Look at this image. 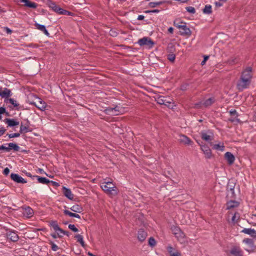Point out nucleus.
<instances>
[{
	"label": "nucleus",
	"mask_w": 256,
	"mask_h": 256,
	"mask_svg": "<svg viewBox=\"0 0 256 256\" xmlns=\"http://www.w3.org/2000/svg\"><path fill=\"white\" fill-rule=\"evenodd\" d=\"M50 182L54 186H60L59 184L56 182L50 180Z\"/></svg>",
	"instance_id": "nucleus-56"
},
{
	"label": "nucleus",
	"mask_w": 256,
	"mask_h": 256,
	"mask_svg": "<svg viewBox=\"0 0 256 256\" xmlns=\"http://www.w3.org/2000/svg\"><path fill=\"white\" fill-rule=\"evenodd\" d=\"M215 5L218 6V7H220L222 6V3H221L220 2H215Z\"/></svg>",
	"instance_id": "nucleus-59"
},
{
	"label": "nucleus",
	"mask_w": 256,
	"mask_h": 256,
	"mask_svg": "<svg viewBox=\"0 0 256 256\" xmlns=\"http://www.w3.org/2000/svg\"><path fill=\"white\" fill-rule=\"evenodd\" d=\"M182 24V25H178L176 24L177 28L181 30L180 31L181 35L188 36H190L192 34L191 30L188 27H187L186 23L185 22L184 24Z\"/></svg>",
	"instance_id": "nucleus-9"
},
{
	"label": "nucleus",
	"mask_w": 256,
	"mask_h": 256,
	"mask_svg": "<svg viewBox=\"0 0 256 256\" xmlns=\"http://www.w3.org/2000/svg\"><path fill=\"white\" fill-rule=\"evenodd\" d=\"M4 102H6V103L9 102L12 105H13L14 107L17 106H18V104H17L16 101V100H14V98H8L7 99H5Z\"/></svg>",
	"instance_id": "nucleus-37"
},
{
	"label": "nucleus",
	"mask_w": 256,
	"mask_h": 256,
	"mask_svg": "<svg viewBox=\"0 0 256 256\" xmlns=\"http://www.w3.org/2000/svg\"><path fill=\"white\" fill-rule=\"evenodd\" d=\"M62 192L64 196L70 200H72L74 198V194L72 192L70 189L66 188L65 186L62 187Z\"/></svg>",
	"instance_id": "nucleus-19"
},
{
	"label": "nucleus",
	"mask_w": 256,
	"mask_h": 256,
	"mask_svg": "<svg viewBox=\"0 0 256 256\" xmlns=\"http://www.w3.org/2000/svg\"><path fill=\"white\" fill-rule=\"evenodd\" d=\"M48 6L49 7L51 8L54 12L60 14L62 8L58 6L54 2H52V1H50L48 2Z\"/></svg>",
	"instance_id": "nucleus-24"
},
{
	"label": "nucleus",
	"mask_w": 256,
	"mask_h": 256,
	"mask_svg": "<svg viewBox=\"0 0 256 256\" xmlns=\"http://www.w3.org/2000/svg\"><path fill=\"white\" fill-rule=\"evenodd\" d=\"M70 210L75 212H80L82 211V208L81 206L76 204L70 208Z\"/></svg>",
	"instance_id": "nucleus-31"
},
{
	"label": "nucleus",
	"mask_w": 256,
	"mask_h": 256,
	"mask_svg": "<svg viewBox=\"0 0 256 256\" xmlns=\"http://www.w3.org/2000/svg\"><path fill=\"white\" fill-rule=\"evenodd\" d=\"M238 60L236 58H231L228 60V63L230 64H234L237 63Z\"/></svg>",
	"instance_id": "nucleus-43"
},
{
	"label": "nucleus",
	"mask_w": 256,
	"mask_h": 256,
	"mask_svg": "<svg viewBox=\"0 0 256 256\" xmlns=\"http://www.w3.org/2000/svg\"><path fill=\"white\" fill-rule=\"evenodd\" d=\"M64 213L66 214V215H68L69 216H70V217H74V213H72L68 210H64Z\"/></svg>",
	"instance_id": "nucleus-51"
},
{
	"label": "nucleus",
	"mask_w": 256,
	"mask_h": 256,
	"mask_svg": "<svg viewBox=\"0 0 256 256\" xmlns=\"http://www.w3.org/2000/svg\"><path fill=\"white\" fill-rule=\"evenodd\" d=\"M144 18V16L143 15H139L138 17V20H143Z\"/></svg>",
	"instance_id": "nucleus-63"
},
{
	"label": "nucleus",
	"mask_w": 256,
	"mask_h": 256,
	"mask_svg": "<svg viewBox=\"0 0 256 256\" xmlns=\"http://www.w3.org/2000/svg\"><path fill=\"white\" fill-rule=\"evenodd\" d=\"M179 140L181 143H182L184 144L190 145L192 143V142L191 140L185 135L180 136Z\"/></svg>",
	"instance_id": "nucleus-18"
},
{
	"label": "nucleus",
	"mask_w": 256,
	"mask_h": 256,
	"mask_svg": "<svg viewBox=\"0 0 256 256\" xmlns=\"http://www.w3.org/2000/svg\"><path fill=\"white\" fill-rule=\"evenodd\" d=\"M201 150L204 155V158L206 159H210L213 157L212 150L210 147L206 144L202 142L199 144Z\"/></svg>",
	"instance_id": "nucleus-4"
},
{
	"label": "nucleus",
	"mask_w": 256,
	"mask_h": 256,
	"mask_svg": "<svg viewBox=\"0 0 256 256\" xmlns=\"http://www.w3.org/2000/svg\"><path fill=\"white\" fill-rule=\"evenodd\" d=\"M26 175L28 176V177H30L32 178V179L34 180V178H35V177H34V176H32V174L30 173V172H26Z\"/></svg>",
	"instance_id": "nucleus-64"
},
{
	"label": "nucleus",
	"mask_w": 256,
	"mask_h": 256,
	"mask_svg": "<svg viewBox=\"0 0 256 256\" xmlns=\"http://www.w3.org/2000/svg\"><path fill=\"white\" fill-rule=\"evenodd\" d=\"M50 244L51 245L52 250L54 252L57 251L58 250V247L55 244H54L52 242H50Z\"/></svg>",
	"instance_id": "nucleus-45"
},
{
	"label": "nucleus",
	"mask_w": 256,
	"mask_h": 256,
	"mask_svg": "<svg viewBox=\"0 0 256 256\" xmlns=\"http://www.w3.org/2000/svg\"><path fill=\"white\" fill-rule=\"evenodd\" d=\"M210 145L212 146L214 150H220L221 152L224 150V146L223 143L220 142L219 144H214L210 143Z\"/></svg>",
	"instance_id": "nucleus-25"
},
{
	"label": "nucleus",
	"mask_w": 256,
	"mask_h": 256,
	"mask_svg": "<svg viewBox=\"0 0 256 256\" xmlns=\"http://www.w3.org/2000/svg\"><path fill=\"white\" fill-rule=\"evenodd\" d=\"M166 250L170 254V256H174V255H178L180 254V252L175 250L172 246H168L166 248Z\"/></svg>",
	"instance_id": "nucleus-26"
},
{
	"label": "nucleus",
	"mask_w": 256,
	"mask_h": 256,
	"mask_svg": "<svg viewBox=\"0 0 256 256\" xmlns=\"http://www.w3.org/2000/svg\"><path fill=\"white\" fill-rule=\"evenodd\" d=\"M124 112V108L120 106H116L114 108L109 107L106 109V112L108 114L112 116H118L122 114Z\"/></svg>",
	"instance_id": "nucleus-2"
},
{
	"label": "nucleus",
	"mask_w": 256,
	"mask_h": 256,
	"mask_svg": "<svg viewBox=\"0 0 256 256\" xmlns=\"http://www.w3.org/2000/svg\"><path fill=\"white\" fill-rule=\"evenodd\" d=\"M238 216H236V214H234V216H232V222L234 224L236 222V219L238 218Z\"/></svg>",
	"instance_id": "nucleus-53"
},
{
	"label": "nucleus",
	"mask_w": 256,
	"mask_h": 256,
	"mask_svg": "<svg viewBox=\"0 0 256 256\" xmlns=\"http://www.w3.org/2000/svg\"><path fill=\"white\" fill-rule=\"evenodd\" d=\"M138 43L140 46H146L148 48H152L154 45V42L148 37H144L140 39Z\"/></svg>",
	"instance_id": "nucleus-6"
},
{
	"label": "nucleus",
	"mask_w": 256,
	"mask_h": 256,
	"mask_svg": "<svg viewBox=\"0 0 256 256\" xmlns=\"http://www.w3.org/2000/svg\"><path fill=\"white\" fill-rule=\"evenodd\" d=\"M242 232L250 235L254 238H256V230L253 228H244Z\"/></svg>",
	"instance_id": "nucleus-20"
},
{
	"label": "nucleus",
	"mask_w": 256,
	"mask_h": 256,
	"mask_svg": "<svg viewBox=\"0 0 256 256\" xmlns=\"http://www.w3.org/2000/svg\"><path fill=\"white\" fill-rule=\"evenodd\" d=\"M12 96L11 90L7 88H4L3 90H0V96L2 98L7 99Z\"/></svg>",
	"instance_id": "nucleus-14"
},
{
	"label": "nucleus",
	"mask_w": 256,
	"mask_h": 256,
	"mask_svg": "<svg viewBox=\"0 0 256 256\" xmlns=\"http://www.w3.org/2000/svg\"><path fill=\"white\" fill-rule=\"evenodd\" d=\"M36 28L40 30L42 32L46 35L48 36L50 34L48 31L46 30L45 26L44 25L40 24H36Z\"/></svg>",
	"instance_id": "nucleus-30"
},
{
	"label": "nucleus",
	"mask_w": 256,
	"mask_h": 256,
	"mask_svg": "<svg viewBox=\"0 0 256 256\" xmlns=\"http://www.w3.org/2000/svg\"><path fill=\"white\" fill-rule=\"evenodd\" d=\"M162 4L161 2H150V6L152 8H154V7L156 6H158V5L160 4Z\"/></svg>",
	"instance_id": "nucleus-47"
},
{
	"label": "nucleus",
	"mask_w": 256,
	"mask_h": 256,
	"mask_svg": "<svg viewBox=\"0 0 256 256\" xmlns=\"http://www.w3.org/2000/svg\"><path fill=\"white\" fill-rule=\"evenodd\" d=\"M186 10L191 14H194L196 12V10L192 6H187L186 7Z\"/></svg>",
	"instance_id": "nucleus-46"
},
{
	"label": "nucleus",
	"mask_w": 256,
	"mask_h": 256,
	"mask_svg": "<svg viewBox=\"0 0 256 256\" xmlns=\"http://www.w3.org/2000/svg\"><path fill=\"white\" fill-rule=\"evenodd\" d=\"M75 238L77 239V241L80 242L82 247L85 246V244L83 240V236L80 234H76Z\"/></svg>",
	"instance_id": "nucleus-35"
},
{
	"label": "nucleus",
	"mask_w": 256,
	"mask_h": 256,
	"mask_svg": "<svg viewBox=\"0 0 256 256\" xmlns=\"http://www.w3.org/2000/svg\"><path fill=\"white\" fill-rule=\"evenodd\" d=\"M29 131L30 130H29V127L28 126H24L22 124H21L20 130V134L26 133Z\"/></svg>",
	"instance_id": "nucleus-36"
},
{
	"label": "nucleus",
	"mask_w": 256,
	"mask_h": 256,
	"mask_svg": "<svg viewBox=\"0 0 256 256\" xmlns=\"http://www.w3.org/2000/svg\"><path fill=\"white\" fill-rule=\"evenodd\" d=\"M57 234L58 237H62V235H67L68 236V232L64 230L60 227L56 230L55 231Z\"/></svg>",
	"instance_id": "nucleus-33"
},
{
	"label": "nucleus",
	"mask_w": 256,
	"mask_h": 256,
	"mask_svg": "<svg viewBox=\"0 0 256 256\" xmlns=\"http://www.w3.org/2000/svg\"><path fill=\"white\" fill-rule=\"evenodd\" d=\"M6 131V130L4 128H3V127L1 128H0V136L4 134Z\"/></svg>",
	"instance_id": "nucleus-54"
},
{
	"label": "nucleus",
	"mask_w": 256,
	"mask_h": 256,
	"mask_svg": "<svg viewBox=\"0 0 256 256\" xmlns=\"http://www.w3.org/2000/svg\"><path fill=\"white\" fill-rule=\"evenodd\" d=\"M242 242L248 245L250 249H246L248 252L254 251L256 248L254 240L252 239L246 238L243 240Z\"/></svg>",
	"instance_id": "nucleus-10"
},
{
	"label": "nucleus",
	"mask_w": 256,
	"mask_h": 256,
	"mask_svg": "<svg viewBox=\"0 0 256 256\" xmlns=\"http://www.w3.org/2000/svg\"><path fill=\"white\" fill-rule=\"evenodd\" d=\"M239 203L236 201H230L227 204L228 209H230L234 208L237 207Z\"/></svg>",
	"instance_id": "nucleus-32"
},
{
	"label": "nucleus",
	"mask_w": 256,
	"mask_h": 256,
	"mask_svg": "<svg viewBox=\"0 0 256 256\" xmlns=\"http://www.w3.org/2000/svg\"><path fill=\"white\" fill-rule=\"evenodd\" d=\"M4 150L5 151L8 152V148L4 144L0 146V150Z\"/></svg>",
	"instance_id": "nucleus-52"
},
{
	"label": "nucleus",
	"mask_w": 256,
	"mask_h": 256,
	"mask_svg": "<svg viewBox=\"0 0 256 256\" xmlns=\"http://www.w3.org/2000/svg\"><path fill=\"white\" fill-rule=\"evenodd\" d=\"M224 157L230 165H232L234 164L235 160V158L231 152H226L224 154Z\"/></svg>",
	"instance_id": "nucleus-17"
},
{
	"label": "nucleus",
	"mask_w": 256,
	"mask_h": 256,
	"mask_svg": "<svg viewBox=\"0 0 256 256\" xmlns=\"http://www.w3.org/2000/svg\"><path fill=\"white\" fill-rule=\"evenodd\" d=\"M100 188L110 196L113 197L118 194V189L112 180H104L100 183Z\"/></svg>",
	"instance_id": "nucleus-1"
},
{
	"label": "nucleus",
	"mask_w": 256,
	"mask_h": 256,
	"mask_svg": "<svg viewBox=\"0 0 256 256\" xmlns=\"http://www.w3.org/2000/svg\"><path fill=\"white\" fill-rule=\"evenodd\" d=\"M230 254L232 256H242V251L238 246L232 248L230 250Z\"/></svg>",
	"instance_id": "nucleus-15"
},
{
	"label": "nucleus",
	"mask_w": 256,
	"mask_h": 256,
	"mask_svg": "<svg viewBox=\"0 0 256 256\" xmlns=\"http://www.w3.org/2000/svg\"><path fill=\"white\" fill-rule=\"evenodd\" d=\"M156 241L153 237H150L148 239V245L151 247H154L156 245Z\"/></svg>",
	"instance_id": "nucleus-40"
},
{
	"label": "nucleus",
	"mask_w": 256,
	"mask_h": 256,
	"mask_svg": "<svg viewBox=\"0 0 256 256\" xmlns=\"http://www.w3.org/2000/svg\"><path fill=\"white\" fill-rule=\"evenodd\" d=\"M11 179L17 183L26 184V181L18 174L12 173L10 174Z\"/></svg>",
	"instance_id": "nucleus-13"
},
{
	"label": "nucleus",
	"mask_w": 256,
	"mask_h": 256,
	"mask_svg": "<svg viewBox=\"0 0 256 256\" xmlns=\"http://www.w3.org/2000/svg\"><path fill=\"white\" fill-rule=\"evenodd\" d=\"M167 98L164 96H159L156 99L157 102L160 104H164L168 106H170V104H171V102L167 100Z\"/></svg>",
	"instance_id": "nucleus-16"
},
{
	"label": "nucleus",
	"mask_w": 256,
	"mask_h": 256,
	"mask_svg": "<svg viewBox=\"0 0 256 256\" xmlns=\"http://www.w3.org/2000/svg\"><path fill=\"white\" fill-rule=\"evenodd\" d=\"M167 58L170 61L174 62L176 58V56L174 54H170L168 55Z\"/></svg>",
	"instance_id": "nucleus-44"
},
{
	"label": "nucleus",
	"mask_w": 256,
	"mask_h": 256,
	"mask_svg": "<svg viewBox=\"0 0 256 256\" xmlns=\"http://www.w3.org/2000/svg\"><path fill=\"white\" fill-rule=\"evenodd\" d=\"M18 1L21 2H24L25 6L32 8H36L38 6L36 3L32 2L29 0H18Z\"/></svg>",
	"instance_id": "nucleus-21"
},
{
	"label": "nucleus",
	"mask_w": 256,
	"mask_h": 256,
	"mask_svg": "<svg viewBox=\"0 0 256 256\" xmlns=\"http://www.w3.org/2000/svg\"><path fill=\"white\" fill-rule=\"evenodd\" d=\"M8 136L9 138H18L20 136V132L8 134Z\"/></svg>",
	"instance_id": "nucleus-49"
},
{
	"label": "nucleus",
	"mask_w": 256,
	"mask_h": 256,
	"mask_svg": "<svg viewBox=\"0 0 256 256\" xmlns=\"http://www.w3.org/2000/svg\"><path fill=\"white\" fill-rule=\"evenodd\" d=\"M5 122L9 126H14L19 124V122L14 119L6 118Z\"/></svg>",
	"instance_id": "nucleus-27"
},
{
	"label": "nucleus",
	"mask_w": 256,
	"mask_h": 256,
	"mask_svg": "<svg viewBox=\"0 0 256 256\" xmlns=\"http://www.w3.org/2000/svg\"><path fill=\"white\" fill-rule=\"evenodd\" d=\"M7 236L8 238L14 242L18 241L19 238L18 234L14 232H8Z\"/></svg>",
	"instance_id": "nucleus-22"
},
{
	"label": "nucleus",
	"mask_w": 256,
	"mask_h": 256,
	"mask_svg": "<svg viewBox=\"0 0 256 256\" xmlns=\"http://www.w3.org/2000/svg\"><path fill=\"white\" fill-rule=\"evenodd\" d=\"M50 225L54 231L56 230L59 228V226L56 221H52L50 223Z\"/></svg>",
	"instance_id": "nucleus-41"
},
{
	"label": "nucleus",
	"mask_w": 256,
	"mask_h": 256,
	"mask_svg": "<svg viewBox=\"0 0 256 256\" xmlns=\"http://www.w3.org/2000/svg\"><path fill=\"white\" fill-rule=\"evenodd\" d=\"M36 106L42 110H44L46 108V104L41 100L38 101V103L36 105Z\"/></svg>",
	"instance_id": "nucleus-34"
},
{
	"label": "nucleus",
	"mask_w": 256,
	"mask_h": 256,
	"mask_svg": "<svg viewBox=\"0 0 256 256\" xmlns=\"http://www.w3.org/2000/svg\"><path fill=\"white\" fill-rule=\"evenodd\" d=\"M22 214L24 216L30 218L33 216L34 210L30 206H26L22 208Z\"/></svg>",
	"instance_id": "nucleus-12"
},
{
	"label": "nucleus",
	"mask_w": 256,
	"mask_h": 256,
	"mask_svg": "<svg viewBox=\"0 0 256 256\" xmlns=\"http://www.w3.org/2000/svg\"><path fill=\"white\" fill-rule=\"evenodd\" d=\"M230 112L231 115H232V116H238L237 112H236V110H235L230 111Z\"/></svg>",
	"instance_id": "nucleus-61"
},
{
	"label": "nucleus",
	"mask_w": 256,
	"mask_h": 256,
	"mask_svg": "<svg viewBox=\"0 0 256 256\" xmlns=\"http://www.w3.org/2000/svg\"><path fill=\"white\" fill-rule=\"evenodd\" d=\"M168 32L169 33L172 34L174 32V28L172 27H170L168 29Z\"/></svg>",
	"instance_id": "nucleus-62"
},
{
	"label": "nucleus",
	"mask_w": 256,
	"mask_h": 256,
	"mask_svg": "<svg viewBox=\"0 0 256 256\" xmlns=\"http://www.w3.org/2000/svg\"><path fill=\"white\" fill-rule=\"evenodd\" d=\"M60 14L66 16H72V12L64 10L62 8L61 9Z\"/></svg>",
	"instance_id": "nucleus-42"
},
{
	"label": "nucleus",
	"mask_w": 256,
	"mask_h": 256,
	"mask_svg": "<svg viewBox=\"0 0 256 256\" xmlns=\"http://www.w3.org/2000/svg\"><path fill=\"white\" fill-rule=\"evenodd\" d=\"M34 177H36V178H37L39 183L42 184H48V183L50 182V180L46 178L40 177L38 176H34Z\"/></svg>",
	"instance_id": "nucleus-29"
},
{
	"label": "nucleus",
	"mask_w": 256,
	"mask_h": 256,
	"mask_svg": "<svg viewBox=\"0 0 256 256\" xmlns=\"http://www.w3.org/2000/svg\"><path fill=\"white\" fill-rule=\"evenodd\" d=\"M252 76V68L251 66H248L242 71L240 76L251 82Z\"/></svg>",
	"instance_id": "nucleus-7"
},
{
	"label": "nucleus",
	"mask_w": 256,
	"mask_h": 256,
	"mask_svg": "<svg viewBox=\"0 0 256 256\" xmlns=\"http://www.w3.org/2000/svg\"><path fill=\"white\" fill-rule=\"evenodd\" d=\"M8 145L9 152L11 150H13L14 151L18 152L20 150V146L16 144L10 142L7 144Z\"/></svg>",
	"instance_id": "nucleus-28"
},
{
	"label": "nucleus",
	"mask_w": 256,
	"mask_h": 256,
	"mask_svg": "<svg viewBox=\"0 0 256 256\" xmlns=\"http://www.w3.org/2000/svg\"><path fill=\"white\" fill-rule=\"evenodd\" d=\"M200 134L201 138L204 141L209 142L214 139V134L210 130L208 131H202Z\"/></svg>",
	"instance_id": "nucleus-8"
},
{
	"label": "nucleus",
	"mask_w": 256,
	"mask_h": 256,
	"mask_svg": "<svg viewBox=\"0 0 256 256\" xmlns=\"http://www.w3.org/2000/svg\"><path fill=\"white\" fill-rule=\"evenodd\" d=\"M250 82H250V80H247L240 76V78L238 80L236 84L237 88L239 90L242 91L248 88L250 86Z\"/></svg>",
	"instance_id": "nucleus-3"
},
{
	"label": "nucleus",
	"mask_w": 256,
	"mask_h": 256,
	"mask_svg": "<svg viewBox=\"0 0 256 256\" xmlns=\"http://www.w3.org/2000/svg\"><path fill=\"white\" fill-rule=\"evenodd\" d=\"M171 229L173 234L177 238L178 240L181 242H183L184 241L185 235L180 229L176 226L172 227Z\"/></svg>",
	"instance_id": "nucleus-5"
},
{
	"label": "nucleus",
	"mask_w": 256,
	"mask_h": 256,
	"mask_svg": "<svg viewBox=\"0 0 256 256\" xmlns=\"http://www.w3.org/2000/svg\"><path fill=\"white\" fill-rule=\"evenodd\" d=\"M184 22H183L182 21H180V20H176L174 22V25L177 28V24L178 25H182V24H184Z\"/></svg>",
	"instance_id": "nucleus-50"
},
{
	"label": "nucleus",
	"mask_w": 256,
	"mask_h": 256,
	"mask_svg": "<svg viewBox=\"0 0 256 256\" xmlns=\"http://www.w3.org/2000/svg\"><path fill=\"white\" fill-rule=\"evenodd\" d=\"M6 112V108L3 107L0 108V114H3Z\"/></svg>",
	"instance_id": "nucleus-58"
},
{
	"label": "nucleus",
	"mask_w": 256,
	"mask_h": 256,
	"mask_svg": "<svg viewBox=\"0 0 256 256\" xmlns=\"http://www.w3.org/2000/svg\"><path fill=\"white\" fill-rule=\"evenodd\" d=\"M167 51L170 54H173L175 51L174 46L172 44H168L167 47Z\"/></svg>",
	"instance_id": "nucleus-39"
},
{
	"label": "nucleus",
	"mask_w": 256,
	"mask_h": 256,
	"mask_svg": "<svg viewBox=\"0 0 256 256\" xmlns=\"http://www.w3.org/2000/svg\"><path fill=\"white\" fill-rule=\"evenodd\" d=\"M212 12V6L209 4L206 5L203 10V12L206 14H210Z\"/></svg>",
	"instance_id": "nucleus-38"
},
{
	"label": "nucleus",
	"mask_w": 256,
	"mask_h": 256,
	"mask_svg": "<svg viewBox=\"0 0 256 256\" xmlns=\"http://www.w3.org/2000/svg\"><path fill=\"white\" fill-rule=\"evenodd\" d=\"M4 30H6V32L8 33V34H11L12 33V30H10L9 28H8V27H4Z\"/></svg>",
	"instance_id": "nucleus-60"
},
{
	"label": "nucleus",
	"mask_w": 256,
	"mask_h": 256,
	"mask_svg": "<svg viewBox=\"0 0 256 256\" xmlns=\"http://www.w3.org/2000/svg\"><path fill=\"white\" fill-rule=\"evenodd\" d=\"M147 236V233L143 230H140L138 233V238L140 242H143Z\"/></svg>",
	"instance_id": "nucleus-23"
},
{
	"label": "nucleus",
	"mask_w": 256,
	"mask_h": 256,
	"mask_svg": "<svg viewBox=\"0 0 256 256\" xmlns=\"http://www.w3.org/2000/svg\"><path fill=\"white\" fill-rule=\"evenodd\" d=\"M208 56H205L204 57V60L201 62V64L202 66L204 65L206 63V62L208 60Z\"/></svg>",
	"instance_id": "nucleus-57"
},
{
	"label": "nucleus",
	"mask_w": 256,
	"mask_h": 256,
	"mask_svg": "<svg viewBox=\"0 0 256 256\" xmlns=\"http://www.w3.org/2000/svg\"><path fill=\"white\" fill-rule=\"evenodd\" d=\"M10 172V170L8 168H4V175H8Z\"/></svg>",
	"instance_id": "nucleus-55"
},
{
	"label": "nucleus",
	"mask_w": 256,
	"mask_h": 256,
	"mask_svg": "<svg viewBox=\"0 0 256 256\" xmlns=\"http://www.w3.org/2000/svg\"><path fill=\"white\" fill-rule=\"evenodd\" d=\"M214 102V98H210L208 99L204 100L203 102H201L200 104H196V106L197 108L200 106H204V107H208V106H211Z\"/></svg>",
	"instance_id": "nucleus-11"
},
{
	"label": "nucleus",
	"mask_w": 256,
	"mask_h": 256,
	"mask_svg": "<svg viewBox=\"0 0 256 256\" xmlns=\"http://www.w3.org/2000/svg\"><path fill=\"white\" fill-rule=\"evenodd\" d=\"M68 228L74 232H78V229L75 226L74 224H70Z\"/></svg>",
	"instance_id": "nucleus-48"
}]
</instances>
